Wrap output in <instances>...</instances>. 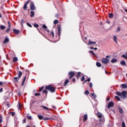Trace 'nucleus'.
Instances as JSON below:
<instances>
[{
	"instance_id": "obj_64",
	"label": "nucleus",
	"mask_w": 127,
	"mask_h": 127,
	"mask_svg": "<svg viewBox=\"0 0 127 127\" xmlns=\"http://www.w3.org/2000/svg\"><path fill=\"white\" fill-rule=\"evenodd\" d=\"M90 49H92V50H93V49H94V48H93V47H90Z\"/></svg>"
},
{
	"instance_id": "obj_52",
	"label": "nucleus",
	"mask_w": 127,
	"mask_h": 127,
	"mask_svg": "<svg viewBox=\"0 0 127 127\" xmlns=\"http://www.w3.org/2000/svg\"><path fill=\"white\" fill-rule=\"evenodd\" d=\"M9 30H10V28H8L6 30V33H7Z\"/></svg>"
},
{
	"instance_id": "obj_10",
	"label": "nucleus",
	"mask_w": 127,
	"mask_h": 127,
	"mask_svg": "<svg viewBox=\"0 0 127 127\" xmlns=\"http://www.w3.org/2000/svg\"><path fill=\"white\" fill-rule=\"evenodd\" d=\"M121 88H122V89H127V85L126 84H122L120 85Z\"/></svg>"
},
{
	"instance_id": "obj_39",
	"label": "nucleus",
	"mask_w": 127,
	"mask_h": 127,
	"mask_svg": "<svg viewBox=\"0 0 127 127\" xmlns=\"http://www.w3.org/2000/svg\"><path fill=\"white\" fill-rule=\"evenodd\" d=\"M42 28H43L44 29H46V28H47V26L45 25H43L42 26Z\"/></svg>"
},
{
	"instance_id": "obj_20",
	"label": "nucleus",
	"mask_w": 127,
	"mask_h": 127,
	"mask_svg": "<svg viewBox=\"0 0 127 127\" xmlns=\"http://www.w3.org/2000/svg\"><path fill=\"white\" fill-rule=\"evenodd\" d=\"M120 64H121V65H123V66H125V65H126V62L125 61H122L120 63Z\"/></svg>"
},
{
	"instance_id": "obj_18",
	"label": "nucleus",
	"mask_w": 127,
	"mask_h": 127,
	"mask_svg": "<svg viewBox=\"0 0 127 127\" xmlns=\"http://www.w3.org/2000/svg\"><path fill=\"white\" fill-rule=\"evenodd\" d=\"M119 111L120 114H123V113H124V111L123 110V109H122V108L121 107L119 108Z\"/></svg>"
},
{
	"instance_id": "obj_51",
	"label": "nucleus",
	"mask_w": 127,
	"mask_h": 127,
	"mask_svg": "<svg viewBox=\"0 0 127 127\" xmlns=\"http://www.w3.org/2000/svg\"><path fill=\"white\" fill-rule=\"evenodd\" d=\"M91 81V79L90 78H88L87 80H85V82H90Z\"/></svg>"
},
{
	"instance_id": "obj_14",
	"label": "nucleus",
	"mask_w": 127,
	"mask_h": 127,
	"mask_svg": "<svg viewBox=\"0 0 127 127\" xmlns=\"http://www.w3.org/2000/svg\"><path fill=\"white\" fill-rule=\"evenodd\" d=\"M58 33L59 34V36H60V35H61V27H58Z\"/></svg>"
},
{
	"instance_id": "obj_32",
	"label": "nucleus",
	"mask_w": 127,
	"mask_h": 127,
	"mask_svg": "<svg viewBox=\"0 0 127 127\" xmlns=\"http://www.w3.org/2000/svg\"><path fill=\"white\" fill-rule=\"evenodd\" d=\"M84 94H85V95H89V91L86 90V91L84 92Z\"/></svg>"
},
{
	"instance_id": "obj_58",
	"label": "nucleus",
	"mask_w": 127,
	"mask_h": 127,
	"mask_svg": "<svg viewBox=\"0 0 127 127\" xmlns=\"http://www.w3.org/2000/svg\"><path fill=\"white\" fill-rule=\"evenodd\" d=\"M12 114V117H13V116H14V115H15V113L14 112H11Z\"/></svg>"
},
{
	"instance_id": "obj_57",
	"label": "nucleus",
	"mask_w": 127,
	"mask_h": 127,
	"mask_svg": "<svg viewBox=\"0 0 127 127\" xmlns=\"http://www.w3.org/2000/svg\"><path fill=\"white\" fill-rule=\"evenodd\" d=\"M29 2H30V1H29V0H28L27 2H25V4L27 5L28 4V3H29Z\"/></svg>"
},
{
	"instance_id": "obj_54",
	"label": "nucleus",
	"mask_w": 127,
	"mask_h": 127,
	"mask_svg": "<svg viewBox=\"0 0 127 127\" xmlns=\"http://www.w3.org/2000/svg\"><path fill=\"white\" fill-rule=\"evenodd\" d=\"M21 24L22 25V24H23L25 22L24 20H23V19L21 20Z\"/></svg>"
},
{
	"instance_id": "obj_8",
	"label": "nucleus",
	"mask_w": 127,
	"mask_h": 127,
	"mask_svg": "<svg viewBox=\"0 0 127 127\" xmlns=\"http://www.w3.org/2000/svg\"><path fill=\"white\" fill-rule=\"evenodd\" d=\"M97 43V42H92L91 40H89L88 43H87V45H92V44H96Z\"/></svg>"
},
{
	"instance_id": "obj_42",
	"label": "nucleus",
	"mask_w": 127,
	"mask_h": 127,
	"mask_svg": "<svg viewBox=\"0 0 127 127\" xmlns=\"http://www.w3.org/2000/svg\"><path fill=\"white\" fill-rule=\"evenodd\" d=\"M27 25L29 26V27H32V26L29 23H27Z\"/></svg>"
},
{
	"instance_id": "obj_29",
	"label": "nucleus",
	"mask_w": 127,
	"mask_h": 127,
	"mask_svg": "<svg viewBox=\"0 0 127 127\" xmlns=\"http://www.w3.org/2000/svg\"><path fill=\"white\" fill-rule=\"evenodd\" d=\"M17 58L16 57H14L13 59V62H16L17 61Z\"/></svg>"
},
{
	"instance_id": "obj_3",
	"label": "nucleus",
	"mask_w": 127,
	"mask_h": 127,
	"mask_svg": "<svg viewBox=\"0 0 127 127\" xmlns=\"http://www.w3.org/2000/svg\"><path fill=\"white\" fill-rule=\"evenodd\" d=\"M18 77H15L13 78V81L14 82H17L20 78H21V76H22V72L21 71H19V73H18Z\"/></svg>"
},
{
	"instance_id": "obj_11",
	"label": "nucleus",
	"mask_w": 127,
	"mask_h": 127,
	"mask_svg": "<svg viewBox=\"0 0 127 127\" xmlns=\"http://www.w3.org/2000/svg\"><path fill=\"white\" fill-rule=\"evenodd\" d=\"M118 37H117L116 36H114L113 37V40H114V42L116 43H118Z\"/></svg>"
},
{
	"instance_id": "obj_46",
	"label": "nucleus",
	"mask_w": 127,
	"mask_h": 127,
	"mask_svg": "<svg viewBox=\"0 0 127 127\" xmlns=\"http://www.w3.org/2000/svg\"><path fill=\"white\" fill-rule=\"evenodd\" d=\"M57 127H62V125H61L60 123L58 124L57 126Z\"/></svg>"
},
{
	"instance_id": "obj_27",
	"label": "nucleus",
	"mask_w": 127,
	"mask_h": 127,
	"mask_svg": "<svg viewBox=\"0 0 127 127\" xmlns=\"http://www.w3.org/2000/svg\"><path fill=\"white\" fill-rule=\"evenodd\" d=\"M79 77H81V72H78V74L76 75L77 79H79Z\"/></svg>"
},
{
	"instance_id": "obj_7",
	"label": "nucleus",
	"mask_w": 127,
	"mask_h": 127,
	"mask_svg": "<svg viewBox=\"0 0 127 127\" xmlns=\"http://www.w3.org/2000/svg\"><path fill=\"white\" fill-rule=\"evenodd\" d=\"M114 102L113 101H111L110 102H109L108 105L107 106L108 109H110V108H113L114 107Z\"/></svg>"
},
{
	"instance_id": "obj_1",
	"label": "nucleus",
	"mask_w": 127,
	"mask_h": 127,
	"mask_svg": "<svg viewBox=\"0 0 127 127\" xmlns=\"http://www.w3.org/2000/svg\"><path fill=\"white\" fill-rule=\"evenodd\" d=\"M127 91H122V93L120 92H117L116 94L118 96H119L121 97V98H122L123 99H127Z\"/></svg>"
},
{
	"instance_id": "obj_31",
	"label": "nucleus",
	"mask_w": 127,
	"mask_h": 127,
	"mask_svg": "<svg viewBox=\"0 0 127 127\" xmlns=\"http://www.w3.org/2000/svg\"><path fill=\"white\" fill-rule=\"evenodd\" d=\"M59 22V21H58V20H55L54 21V24H57V23H58Z\"/></svg>"
},
{
	"instance_id": "obj_33",
	"label": "nucleus",
	"mask_w": 127,
	"mask_h": 127,
	"mask_svg": "<svg viewBox=\"0 0 127 127\" xmlns=\"http://www.w3.org/2000/svg\"><path fill=\"white\" fill-rule=\"evenodd\" d=\"M122 57H123V58H125V59H127V55H123L122 56Z\"/></svg>"
},
{
	"instance_id": "obj_17",
	"label": "nucleus",
	"mask_w": 127,
	"mask_h": 127,
	"mask_svg": "<svg viewBox=\"0 0 127 127\" xmlns=\"http://www.w3.org/2000/svg\"><path fill=\"white\" fill-rule=\"evenodd\" d=\"M43 120V121H48V120H54V119L51 118H44Z\"/></svg>"
},
{
	"instance_id": "obj_45",
	"label": "nucleus",
	"mask_w": 127,
	"mask_h": 127,
	"mask_svg": "<svg viewBox=\"0 0 127 127\" xmlns=\"http://www.w3.org/2000/svg\"><path fill=\"white\" fill-rule=\"evenodd\" d=\"M122 127H126V124L124 122H122Z\"/></svg>"
},
{
	"instance_id": "obj_9",
	"label": "nucleus",
	"mask_w": 127,
	"mask_h": 127,
	"mask_svg": "<svg viewBox=\"0 0 127 127\" xmlns=\"http://www.w3.org/2000/svg\"><path fill=\"white\" fill-rule=\"evenodd\" d=\"M7 42H9V39H8V37H6L5 38V39H4V41H3V43L4 44H5V43H7Z\"/></svg>"
},
{
	"instance_id": "obj_56",
	"label": "nucleus",
	"mask_w": 127,
	"mask_h": 127,
	"mask_svg": "<svg viewBox=\"0 0 127 127\" xmlns=\"http://www.w3.org/2000/svg\"><path fill=\"white\" fill-rule=\"evenodd\" d=\"M111 99V98L108 97L106 99V101H107L108 102H109V101H110V99Z\"/></svg>"
},
{
	"instance_id": "obj_53",
	"label": "nucleus",
	"mask_w": 127,
	"mask_h": 127,
	"mask_svg": "<svg viewBox=\"0 0 127 127\" xmlns=\"http://www.w3.org/2000/svg\"><path fill=\"white\" fill-rule=\"evenodd\" d=\"M26 123V119H24L23 120V124H25Z\"/></svg>"
},
{
	"instance_id": "obj_38",
	"label": "nucleus",
	"mask_w": 127,
	"mask_h": 127,
	"mask_svg": "<svg viewBox=\"0 0 127 127\" xmlns=\"http://www.w3.org/2000/svg\"><path fill=\"white\" fill-rule=\"evenodd\" d=\"M120 31H121V29L120 28V27H118L117 28L116 32H120Z\"/></svg>"
},
{
	"instance_id": "obj_35",
	"label": "nucleus",
	"mask_w": 127,
	"mask_h": 127,
	"mask_svg": "<svg viewBox=\"0 0 127 127\" xmlns=\"http://www.w3.org/2000/svg\"><path fill=\"white\" fill-rule=\"evenodd\" d=\"M35 96H36V97H39L40 96V93H35Z\"/></svg>"
},
{
	"instance_id": "obj_15",
	"label": "nucleus",
	"mask_w": 127,
	"mask_h": 127,
	"mask_svg": "<svg viewBox=\"0 0 127 127\" xmlns=\"http://www.w3.org/2000/svg\"><path fill=\"white\" fill-rule=\"evenodd\" d=\"M88 120V115L87 114H85L83 118L84 122H86Z\"/></svg>"
},
{
	"instance_id": "obj_5",
	"label": "nucleus",
	"mask_w": 127,
	"mask_h": 127,
	"mask_svg": "<svg viewBox=\"0 0 127 127\" xmlns=\"http://www.w3.org/2000/svg\"><path fill=\"white\" fill-rule=\"evenodd\" d=\"M68 76H69V78L70 79H72L73 78V77H74V76H75V73H74V72L70 71L68 73Z\"/></svg>"
},
{
	"instance_id": "obj_40",
	"label": "nucleus",
	"mask_w": 127,
	"mask_h": 127,
	"mask_svg": "<svg viewBox=\"0 0 127 127\" xmlns=\"http://www.w3.org/2000/svg\"><path fill=\"white\" fill-rule=\"evenodd\" d=\"M34 27L37 28V27H38V26H39V25H38V24H37L36 23H35V24H34Z\"/></svg>"
},
{
	"instance_id": "obj_22",
	"label": "nucleus",
	"mask_w": 127,
	"mask_h": 127,
	"mask_svg": "<svg viewBox=\"0 0 127 127\" xmlns=\"http://www.w3.org/2000/svg\"><path fill=\"white\" fill-rule=\"evenodd\" d=\"M0 29H1L2 30H3V29H5V26L1 25L0 26Z\"/></svg>"
},
{
	"instance_id": "obj_59",
	"label": "nucleus",
	"mask_w": 127,
	"mask_h": 127,
	"mask_svg": "<svg viewBox=\"0 0 127 127\" xmlns=\"http://www.w3.org/2000/svg\"><path fill=\"white\" fill-rule=\"evenodd\" d=\"M46 31H47V32H48V33H49V32H50L49 29H46Z\"/></svg>"
},
{
	"instance_id": "obj_37",
	"label": "nucleus",
	"mask_w": 127,
	"mask_h": 127,
	"mask_svg": "<svg viewBox=\"0 0 127 127\" xmlns=\"http://www.w3.org/2000/svg\"><path fill=\"white\" fill-rule=\"evenodd\" d=\"M28 120H31L32 119V117H31V116H29V115H28L27 116Z\"/></svg>"
},
{
	"instance_id": "obj_28",
	"label": "nucleus",
	"mask_w": 127,
	"mask_h": 127,
	"mask_svg": "<svg viewBox=\"0 0 127 127\" xmlns=\"http://www.w3.org/2000/svg\"><path fill=\"white\" fill-rule=\"evenodd\" d=\"M109 17L110 18H113V17H114V14L113 13H110Z\"/></svg>"
},
{
	"instance_id": "obj_4",
	"label": "nucleus",
	"mask_w": 127,
	"mask_h": 127,
	"mask_svg": "<svg viewBox=\"0 0 127 127\" xmlns=\"http://www.w3.org/2000/svg\"><path fill=\"white\" fill-rule=\"evenodd\" d=\"M102 62L103 64H108L110 62V60L107 58H103L102 59Z\"/></svg>"
},
{
	"instance_id": "obj_44",
	"label": "nucleus",
	"mask_w": 127,
	"mask_h": 127,
	"mask_svg": "<svg viewBox=\"0 0 127 127\" xmlns=\"http://www.w3.org/2000/svg\"><path fill=\"white\" fill-rule=\"evenodd\" d=\"M43 93L44 94H47V93H48L47 90H44L43 91Z\"/></svg>"
},
{
	"instance_id": "obj_60",
	"label": "nucleus",
	"mask_w": 127,
	"mask_h": 127,
	"mask_svg": "<svg viewBox=\"0 0 127 127\" xmlns=\"http://www.w3.org/2000/svg\"><path fill=\"white\" fill-rule=\"evenodd\" d=\"M111 57V56H106V58L108 59V58H110Z\"/></svg>"
},
{
	"instance_id": "obj_43",
	"label": "nucleus",
	"mask_w": 127,
	"mask_h": 127,
	"mask_svg": "<svg viewBox=\"0 0 127 127\" xmlns=\"http://www.w3.org/2000/svg\"><path fill=\"white\" fill-rule=\"evenodd\" d=\"M91 95L92 97H94V98H96L97 97V96L96 95V94H95V93H91Z\"/></svg>"
},
{
	"instance_id": "obj_41",
	"label": "nucleus",
	"mask_w": 127,
	"mask_h": 127,
	"mask_svg": "<svg viewBox=\"0 0 127 127\" xmlns=\"http://www.w3.org/2000/svg\"><path fill=\"white\" fill-rule=\"evenodd\" d=\"M85 80V76H83L82 78H81V81L83 82Z\"/></svg>"
},
{
	"instance_id": "obj_62",
	"label": "nucleus",
	"mask_w": 127,
	"mask_h": 127,
	"mask_svg": "<svg viewBox=\"0 0 127 127\" xmlns=\"http://www.w3.org/2000/svg\"><path fill=\"white\" fill-rule=\"evenodd\" d=\"M75 81H76V79L75 78H73L72 82H75Z\"/></svg>"
},
{
	"instance_id": "obj_36",
	"label": "nucleus",
	"mask_w": 127,
	"mask_h": 127,
	"mask_svg": "<svg viewBox=\"0 0 127 127\" xmlns=\"http://www.w3.org/2000/svg\"><path fill=\"white\" fill-rule=\"evenodd\" d=\"M43 88H44V86H43L42 87H40L39 89V92H41V91H42V90H43Z\"/></svg>"
},
{
	"instance_id": "obj_47",
	"label": "nucleus",
	"mask_w": 127,
	"mask_h": 127,
	"mask_svg": "<svg viewBox=\"0 0 127 127\" xmlns=\"http://www.w3.org/2000/svg\"><path fill=\"white\" fill-rule=\"evenodd\" d=\"M97 117L99 118V119H101L102 116V114H99L97 116Z\"/></svg>"
},
{
	"instance_id": "obj_55",
	"label": "nucleus",
	"mask_w": 127,
	"mask_h": 127,
	"mask_svg": "<svg viewBox=\"0 0 127 127\" xmlns=\"http://www.w3.org/2000/svg\"><path fill=\"white\" fill-rule=\"evenodd\" d=\"M18 96H19V97H20V96H21V93H20V92H19L17 93Z\"/></svg>"
},
{
	"instance_id": "obj_16",
	"label": "nucleus",
	"mask_w": 127,
	"mask_h": 127,
	"mask_svg": "<svg viewBox=\"0 0 127 127\" xmlns=\"http://www.w3.org/2000/svg\"><path fill=\"white\" fill-rule=\"evenodd\" d=\"M42 107L44 110H47V111H49V110H50V109L48 108L47 107L44 106L43 105H42Z\"/></svg>"
},
{
	"instance_id": "obj_63",
	"label": "nucleus",
	"mask_w": 127,
	"mask_h": 127,
	"mask_svg": "<svg viewBox=\"0 0 127 127\" xmlns=\"http://www.w3.org/2000/svg\"><path fill=\"white\" fill-rule=\"evenodd\" d=\"M2 92V88L0 89V93H1Z\"/></svg>"
},
{
	"instance_id": "obj_19",
	"label": "nucleus",
	"mask_w": 127,
	"mask_h": 127,
	"mask_svg": "<svg viewBox=\"0 0 127 127\" xmlns=\"http://www.w3.org/2000/svg\"><path fill=\"white\" fill-rule=\"evenodd\" d=\"M89 53H92V55L95 57H97V55H96V54H95L93 51H89Z\"/></svg>"
},
{
	"instance_id": "obj_21",
	"label": "nucleus",
	"mask_w": 127,
	"mask_h": 127,
	"mask_svg": "<svg viewBox=\"0 0 127 127\" xmlns=\"http://www.w3.org/2000/svg\"><path fill=\"white\" fill-rule=\"evenodd\" d=\"M117 61H118V60H117V59H113L112 60H111V62L112 63H116V62H117Z\"/></svg>"
},
{
	"instance_id": "obj_34",
	"label": "nucleus",
	"mask_w": 127,
	"mask_h": 127,
	"mask_svg": "<svg viewBox=\"0 0 127 127\" xmlns=\"http://www.w3.org/2000/svg\"><path fill=\"white\" fill-rule=\"evenodd\" d=\"M115 98L116 99H117V100H118V101H121V98H120V97L116 96Z\"/></svg>"
},
{
	"instance_id": "obj_49",
	"label": "nucleus",
	"mask_w": 127,
	"mask_h": 127,
	"mask_svg": "<svg viewBox=\"0 0 127 127\" xmlns=\"http://www.w3.org/2000/svg\"><path fill=\"white\" fill-rule=\"evenodd\" d=\"M8 28H10V26H11V25L10 24V22H9V21H8Z\"/></svg>"
},
{
	"instance_id": "obj_12",
	"label": "nucleus",
	"mask_w": 127,
	"mask_h": 127,
	"mask_svg": "<svg viewBox=\"0 0 127 127\" xmlns=\"http://www.w3.org/2000/svg\"><path fill=\"white\" fill-rule=\"evenodd\" d=\"M26 80V76H25L23 78L21 86H24V83H25V80Z\"/></svg>"
},
{
	"instance_id": "obj_30",
	"label": "nucleus",
	"mask_w": 127,
	"mask_h": 127,
	"mask_svg": "<svg viewBox=\"0 0 127 127\" xmlns=\"http://www.w3.org/2000/svg\"><path fill=\"white\" fill-rule=\"evenodd\" d=\"M68 83H69V80L66 79L65 82H64V86H66V85H67V84H68Z\"/></svg>"
},
{
	"instance_id": "obj_48",
	"label": "nucleus",
	"mask_w": 127,
	"mask_h": 127,
	"mask_svg": "<svg viewBox=\"0 0 127 127\" xmlns=\"http://www.w3.org/2000/svg\"><path fill=\"white\" fill-rule=\"evenodd\" d=\"M51 34H52L53 37H54V32H53V31H51Z\"/></svg>"
},
{
	"instance_id": "obj_25",
	"label": "nucleus",
	"mask_w": 127,
	"mask_h": 127,
	"mask_svg": "<svg viewBox=\"0 0 127 127\" xmlns=\"http://www.w3.org/2000/svg\"><path fill=\"white\" fill-rule=\"evenodd\" d=\"M96 66H97V67H101L102 66V64H101V63L97 62L96 63Z\"/></svg>"
},
{
	"instance_id": "obj_26",
	"label": "nucleus",
	"mask_w": 127,
	"mask_h": 127,
	"mask_svg": "<svg viewBox=\"0 0 127 127\" xmlns=\"http://www.w3.org/2000/svg\"><path fill=\"white\" fill-rule=\"evenodd\" d=\"M39 120H43V117L42 115H38Z\"/></svg>"
},
{
	"instance_id": "obj_24",
	"label": "nucleus",
	"mask_w": 127,
	"mask_h": 127,
	"mask_svg": "<svg viewBox=\"0 0 127 127\" xmlns=\"http://www.w3.org/2000/svg\"><path fill=\"white\" fill-rule=\"evenodd\" d=\"M23 9L24 10H26L27 9V5L25 3H24V6H23Z\"/></svg>"
},
{
	"instance_id": "obj_61",
	"label": "nucleus",
	"mask_w": 127,
	"mask_h": 127,
	"mask_svg": "<svg viewBox=\"0 0 127 127\" xmlns=\"http://www.w3.org/2000/svg\"><path fill=\"white\" fill-rule=\"evenodd\" d=\"M2 123V119H0V124H1Z\"/></svg>"
},
{
	"instance_id": "obj_13",
	"label": "nucleus",
	"mask_w": 127,
	"mask_h": 127,
	"mask_svg": "<svg viewBox=\"0 0 127 127\" xmlns=\"http://www.w3.org/2000/svg\"><path fill=\"white\" fill-rule=\"evenodd\" d=\"M13 31L14 32V33H15V34H19V30H16L15 29H14L13 30Z\"/></svg>"
},
{
	"instance_id": "obj_23",
	"label": "nucleus",
	"mask_w": 127,
	"mask_h": 127,
	"mask_svg": "<svg viewBox=\"0 0 127 127\" xmlns=\"http://www.w3.org/2000/svg\"><path fill=\"white\" fill-rule=\"evenodd\" d=\"M31 15L30 16L31 17H33V16H34V11H32L30 12Z\"/></svg>"
},
{
	"instance_id": "obj_2",
	"label": "nucleus",
	"mask_w": 127,
	"mask_h": 127,
	"mask_svg": "<svg viewBox=\"0 0 127 127\" xmlns=\"http://www.w3.org/2000/svg\"><path fill=\"white\" fill-rule=\"evenodd\" d=\"M46 90L50 91L52 93H54L55 92V88L52 87V85H47L46 86Z\"/></svg>"
},
{
	"instance_id": "obj_6",
	"label": "nucleus",
	"mask_w": 127,
	"mask_h": 127,
	"mask_svg": "<svg viewBox=\"0 0 127 127\" xmlns=\"http://www.w3.org/2000/svg\"><path fill=\"white\" fill-rule=\"evenodd\" d=\"M35 6H34V3L33 2H31L30 3V9L31 10H35Z\"/></svg>"
},
{
	"instance_id": "obj_50",
	"label": "nucleus",
	"mask_w": 127,
	"mask_h": 127,
	"mask_svg": "<svg viewBox=\"0 0 127 127\" xmlns=\"http://www.w3.org/2000/svg\"><path fill=\"white\" fill-rule=\"evenodd\" d=\"M89 87L90 88H92V87H93V83H92V82H90Z\"/></svg>"
}]
</instances>
